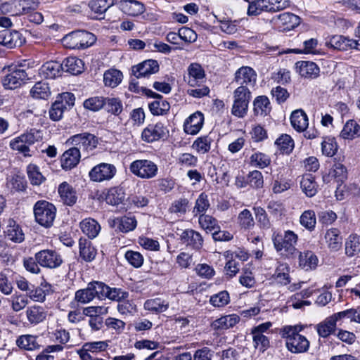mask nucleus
<instances>
[{
  "label": "nucleus",
  "mask_w": 360,
  "mask_h": 360,
  "mask_svg": "<svg viewBox=\"0 0 360 360\" xmlns=\"http://www.w3.org/2000/svg\"><path fill=\"white\" fill-rule=\"evenodd\" d=\"M298 237L292 231H286L283 234L274 233L272 240L277 252L284 254L287 257H292L298 252L295 248Z\"/></svg>",
  "instance_id": "nucleus-1"
},
{
  "label": "nucleus",
  "mask_w": 360,
  "mask_h": 360,
  "mask_svg": "<svg viewBox=\"0 0 360 360\" xmlns=\"http://www.w3.org/2000/svg\"><path fill=\"white\" fill-rule=\"evenodd\" d=\"M302 329V326H285L283 333L286 335V346L293 353L305 352L309 347V340L303 335L299 334Z\"/></svg>",
  "instance_id": "nucleus-2"
},
{
  "label": "nucleus",
  "mask_w": 360,
  "mask_h": 360,
  "mask_svg": "<svg viewBox=\"0 0 360 360\" xmlns=\"http://www.w3.org/2000/svg\"><path fill=\"white\" fill-rule=\"evenodd\" d=\"M96 41L95 36L87 31L78 30L66 34L63 39V44L68 49H83L91 46Z\"/></svg>",
  "instance_id": "nucleus-3"
},
{
  "label": "nucleus",
  "mask_w": 360,
  "mask_h": 360,
  "mask_svg": "<svg viewBox=\"0 0 360 360\" xmlns=\"http://www.w3.org/2000/svg\"><path fill=\"white\" fill-rule=\"evenodd\" d=\"M34 214L36 221L41 226L49 228L54 221L56 214V207L46 200H40L34 206Z\"/></svg>",
  "instance_id": "nucleus-4"
},
{
  "label": "nucleus",
  "mask_w": 360,
  "mask_h": 360,
  "mask_svg": "<svg viewBox=\"0 0 360 360\" xmlns=\"http://www.w3.org/2000/svg\"><path fill=\"white\" fill-rule=\"evenodd\" d=\"M251 92L246 87L238 86L233 91V104L231 113L238 117H243L248 112Z\"/></svg>",
  "instance_id": "nucleus-5"
},
{
  "label": "nucleus",
  "mask_w": 360,
  "mask_h": 360,
  "mask_svg": "<svg viewBox=\"0 0 360 360\" xmlns=\"http://www.w3.org/2000/svg\"><path fill=\"white\" fill-rule=\"evenodd\" d=\"M130 172L141 179H151L158 173V166L149 160H136L129 165Z\"/></svg>",
  "instance_id": "nucleus-6"
},
{
  "label": "nucleus",
  "mask_w": 360,
  "mask_h": 360,
  "mask_svg": "<svg viewBox=\"0 0 360 360\" xmlns=\"http://www.w3.org/2000/svg\"><path fill=\"white\" fill-rule=\"evenodd\" d=\"M67 143L75 146V147H77L79 150L82 149L83 151L89 152L96 148L98 139L94 134L84 132L72 136Z\"/></svg>",
  "instance_id": "nucleus-7"
},
{
  "label": "nucleus",
  "mask_w": 360,
  "mask_h": 360,
  "mask_svg": "<svg viewBox=\"0 0 360 360\" xmlns=\"http://www.w3.org/2000/svg\"><path fill=\"white\" fill-rule=\"evenodd\" d=\"M117 172L114 165L100 163L94 167L89 172V176L91 181L102 182L112 179Z\"/></svg>",
  "instance_id": "nucleus-8"
},
{
  "label": "nucleus",
  "mask_w": 360,
  "mask_h": 360,
  "mask_svg": "<svg viewBox=\"0 0 360 360\" xmlns=\"http://www.w3.org/2000/svg\"><path fill=\"white\" fill-rule=\"evenodd\" d=\"M37 262L44 267L54 269L63 262L61 256L55 250H43L35 255Z\"/></svg>",
  "instance_id": "nucleus-9"
},
{
  "label": "nucleus",
  "mask_w": 360,
  "mask_h": 360,
  "mask_svg": "<svg viewBox=\"0 0 360 360\" xmlns=\"http://www.w3.org/2000/svg\"><path fill=\"white\" fill-rule=\"evenodd\" d=\"M271 23L280 30H290L300 25V18L292 13L286 12L274 16Z\"/></svg>",
  "instance_id": "nucleus-10"
},
{
  "label": "nucleus",
  "mask_w": 360,
  "mask_h": 360,
  "mask_svg": "<svg viewBox=\"0 0 360 360\" xmlns=\"http://www.w3.org/2000/svg\"><path fill=\"white\" fill-rule=\"evenodd\" d=\"M235 82L239 85L250 89L253 87L257 81V74L250 67L243 66L239 68L235 73Z\"/></svg>",
  "instance_id": "nucleus-11"
},
{
  "label": "nucleus",
  "mask_w": 360,
  "mask_h": 360,
  "mask_svg": "<svg viewBox=\"0 0 360 360\" xmlns=\"http://www.w3.org/2000/svg\"><path fill=\"white\" fill-rule=\"evenodd\" d=\"M25 42V38L18 31L4 30L0 31V44L13 49L20 47Z\"/></svg>",
  "instance_id": "nucleus-12"
},
{
  "label": "nucleus",
  "mask_w": 360,
  "mask_h": 360,
  "mask_svg": "<svg viewBox=\"0 0 360 360\" xmlns=\"http://www.w3.org/2000/svg\"><path fill=\"white\" fill-rule=\"evenodd\" d=\"M168 133L169 131L164 124L158 122L155 125H150L144 129L142 131L141 137L143 140L147 142H153L165 138Z\"/></svg>",
  "instance_id": "nucleus-13"
},
{
  "label": "nucleus",
  "mask_w": 360,
  "mask_h": 360,
  "mask_svg": "<svg viewBox=\"0 0 360 360\" xmlns=\"http://www.w3.org/2000/svg\"><path fill=\"white\" fill-rule=\"evenodd\" d=\"M187 76L184 77L185 81L191 86H195L202 82L205 72L202 65L198 63L190 64L187 68Z\"/></svg>",
  "instance_id": "nucleus-14"
},
{
  "label": "nucleus",
  "mask_w": 360,
  "mask_h": 360,
  "mask_svg": "<svg viewBox=\"0 0 360 360\" xmlns=\"http://www.w3.org/2000/svg\"><path fill=\"white\" fill-rule=\"evenodd\" d=\"M27 79V74L22 69L15 70L7 74L3 79L2 84L6 89H14L19 87Z\"/></svg>",
  "instance_id": "nucleus-15"
},
{
  "label": "nucleus",
  "mask_w": 360,
  "mask_h": 360,
  "mask_svg": "<svg viewBox=\"0 0 360 360\" xmlns=\"http://www.w3.org/2000/svg\"><path fill=\"white\" fill-rule=\"evenodd\" d=\"M158 70L159 65L155 60H146L132 67L133 75L136 78L148 77L158 72Z\"/></svg>",
  "instance_id": "nucleus-16"
},
{
  "label": "nucleus",
  "mask_w": 360,
  "mask_h": 360,
  "mask_svg": "<svg viewBox=\"0 0 360 360\" xmlns=\"http://www.w3.org/2000/svg\"><path fill=\"white\" fill-rule=\"evenodd\" d=\"M146 94L148 96L157 98L156 101H154L149 104V108L153 115H162L169 110V103L166 100H163L161 95L154 93L151 90H147Z\"/></svg>",
  "instance_id": "nucleus-17"
},
{
  "label": "nucleus",
  "mask_w": 360,
  "mask_h": 360,
  "mask_svg": "<svg viewBox=\"0 0 360 360\" xmlns=\"http://www.w3.org/2000/svg\"><path fill=\"white\" fill-rule=\"evenodd\" d=\"M295 68L300 76L304 78L315 79L319 75V68L311 61H297Z\"/></svg>",
  "instance_id": "nucleus-18"
},
{
  "label": "nucleus",
  "mask_w": 360,
  "mask_h": 360,
  "mask_svg": "<svg viewBox=\"0 0 360 360\" xmlns=\"http://www.w3.org/2000/svg\"><path fill=\"white\" fill-rule=\"evenodd\" d=\"M182 243L195 250H200L202 247L203 239L200 233L193 230L187 229L180 235Z\"/></svg>",
  "instance_id": "nucleus-19"
},
{
  "label": "nucleus",
  "mask_w": 360,
  "mask_h": 360,
  "mask_svg": "<svg viewBox=\"0 0 360 360\" xmlns=\"http://www.w3.org/2000/svg\"><path fill=\"white\" fill-rule=\"evenodd\" d=\"M330 178L333 179L339 184H342L347 179V169L346 167L340 163L335 162L327 176H323L325 183H330Z\"/></svg>",
  "instance_id": "nucleus-20"
},
{
  "label": "nucleus",
  "mask_w": 360,
  "mask_h": 360,
  "mask_svg": "<svg viewBox=\"0 0 360 360\" xmlns=\"http://www.w3.org/2000/svg\"><path fill=\"white\" fill-rule=\"evenodd\" d=\"M204 122L203 114L196 112L192 114L184 122V128L186 134H196L202 128Z\"/></svg>",
  "instance_id": "nucleus-21"
},
{
  "label": "nucleus",
  "mask_w": 360,
  "mask_h": 360,
  "mask_svg": "<svg viewBox=\"0 0 360 360\" xmlns=\"http://www.w3.org/2000/svg\"><path fill=\"white\" fill-rule=\"evenodd\" d=\"M80 151L77 147H72L66 150L61 157L62 167L65 170H70L77 166L80 160Z\"/></svg>",
  "instance_id": "nucleus-22"
},
{
  "label": "nucleus",
  "mask_w": 360,
  "mask_h": 360,
  "mask_svg": "<svg viewBox=\"0 0 360 360\" xmlns=\"http://www.w3.org/2000/svg\"><path fill=\"white\" fill-rule=\"evenodd\" d=\"M119 5L121 11L129 15L137 16L145 11L144 5L136 0H122Z\"/></svg>",
  "instance_id": "nucleus-23"
},
{
  "label": "nucleus",
  "mask_w": 360,
  "mask_h": 360,
  "mask_svg": "<svg viewBox=\"0 0 360 360\" xmlns=\"http://www.w3.org/2000/svg\"><path fill=\"white\" fill-rule=\"evenodd\" d=\"M4 233L8 240L15 243H21L25 238L21 228L16 221L12 219L8 220Z\"/></svg>",
  "instance_id": "nucleus-24"
},
{
  "label": "nucleus",
  "mask_w": 360,
  "mask_h": 360,
  "mask_svg": "<svg viewBox=\"0 0 360 360\" xmlns=\"http://www.w3.org/2000/svg\"><path fill=\"white\" fill-rule=\"evenodd\" d=\"M136 224L137 221L134 216L127 215L114 219L112 226L122 232L127 233L133 231L136 228Z\"/></svg>",
  "instance_id": "nucleus-25"
},
{
  "label": "nucleus",
  "mask_w": 360,
  "mask_h": 360,
  "mask_svg": "<svg viewBox=\"0 0 360 360\" xmlns=\"http://www.w3.org/2000/svg\"><path fill=\"white\" fill-rule=\"evenodd\" d=\"M290 123L296 131H304L309 125L307 114L301 109L293 111L290 116Z\"/></svg>",
  "instance_id": "nucleus-26"
},
{
  "label": "nucleus",
  "mask_w": 360,
  "mask_h": 360,
  "mask_svg": "<svg viewBox=\"0 0 360 360\" xmlns=\"http://www.w3.org/2000/svg\"><path fill=\"white\" fill-rule=\"evenodd\" d=\"M14 11L13 15H20L36 10L39 2L37 0H15L13 3Z\"/></svg>",
  "instance_id": "nucleus-27"
},
{
  "label": "nucleus",
  "mask_w": 360,
  "mask_h": 360,
  "mask_svg": "<svg viewBox=\"0 0 360 360\" xmlns=\"http://www.w3.org/2000/svg\"><path fill=\"white\" fill-rule=\"evenodd\" d=\"M325 239L328 247L333 251H338L342 247V238L340 231L336 228H331L327 230L325 234Z\"/></svg>",
  "instance_id": "nucleus-28"
},
{
  "label": "nucleus",
  "mask_w": 360,
  "mask_h": 360,
  "mask_svg": "<svg viewBox=\"0 0 360 360\" xmlns=\"http://www.w3.org/2000/svg\"><path fill=\"white\" fill-rule=\"evenodd\" d=\"M63 70V66L57 61H49L44 63L41 68V74L47 79H54L59 76L61 71Z\"/></svg>",
  "instance_id": "nucleus-29"
},
{
  "label": "nucleus",
  "mask_w": 360,
  "mask_h": 360,
  "mask_svg": "<svg viewBox=\"0 0 360 360\" xmlns=\"http://www.w3.org/2000/svg\"><path fill=\"white\" fill-rule=\"evenodd\" d=\"M58 193L65 204L72 205L76 202L77 196L75 191L67 182H63L59 185Z\"/></svg>",
  "instance_id": "nucleus-30"
},
{
  "label": "nucleus",
  "mask_w": 360,
  "mask_h": 360,
  "mask_svg": "<svg viewBox=\"0 0 360 360\" xmlns=\"http://www.w3.org/2000/svg\"><path fill=\"white\" fill-rule=\"evenodd\" d=\"M79 256L87 262L93 261L96 255V250L86 239L80 238L79 241Z\"/></svg>",
  "instance_id": "nucleus-31"
},
{
  "label": "nucleus",
  "mask_w": 360,
  "mask_h": 360,
  "mask_svg": "<svg viewBox=\"0 0 360 360\" xmlns=\"http://www.w3.org/2000/svg\"><path fill=\"white\" fill-rule=\"evenodd\" d=\"M344 139L352 140L360 136V125L354 120H348L340 132Z\"/></svg>",
  "instance_id": "nucleus-32"
},
{
  "label": "nucleus",
  "mask_w": 360,
  "mask_h": 360,
  "mask_svg": "<svg viewBox=\"0 0 360 360\" xmlns=\"http://www.w3.org/2000/svg\"><path fill=\"white\" fill-rule=\"evenodd\" d=\"M16 345L20 349L28 351L39 349L40 347L37 337L32 335H20L16 340Z\"/></svg>",
  "instance_id": "nucleus-33"
},
{
  "label": "nucleus",
  "mask_w": 360,
  "mask_h": 360,
  "mask_svg": "<svg viewBox=\"0 0 360 360\" xmlns=\"http://www.w3.org/2000/svg\"><path fill=\"white\" fill-rule=\"evenodd\" d=\"M317 257L311 251L307 250L300 252L299 265L302 269L306 271L315 269L317 266Z\"/></svg>",
  "instance_id": "nucleus-34"
},
{
  "label": "nucleus",
  "mask_w": 360,
  "mask_h": 360,
  "mask_svg": "<svg viewBox=\"0 0 360 360\" xmlns=\"http://www.w3.org/2000/svg\"><path fill=\"white\" fill-rule=\"evenodd\" d=\"M80 228L89 238H96L101 230L98 223L91 218H87L81 221Z\"/></svg>",
  "instance_id": "nucleus-35"
},
{
  "label": "nucleus",
  "mask_w": 360,
  "mask_h": 360,
  "mask_svg": "<svg viewBox=\"0 0 360 360\" xmlns=\"http://www.w3.org/2000/svg\"><path fill=\"white\" fill-rule=\"evenodd\" d=\"M26 315L30 323L37 324L46 319V311L41 306L34 305L27 309Z\"/></svg>",
  "instance_id": "nucleus-36"
},
{
  "label": "nucleus",
  "mask_w": 360,
  "mask_h": 360,
  "mask_svg": "<svg viewBox=\"0 0 360 360\" xmlns=\"http://www.w3.org/2000/svg\"><path fill=\"white\" fill-rule=\"evenodd\" d=\"M63 70L68 72L72 75H78L84 70L83 61L76 57L67 58L62 63Z\"/></svg>",
  "instance_id": "nucleus-37"
},
{
  "label": "nucleus",
  "mask_w": 360,
  "mask_h": 360,
  "mask_svg": "<svg viewBox=\"0 0 360 360\" xmlns=\"http://www.w3.org/2000/svg\"><path fill=\"white\" fill-rule=\"evenodd\" d=\"M254 112L256 115L266 116L271 111L269 98L265 96H259L253 101Z\"/></svg>",
  "instance_id": "nucleus-38"
},
{
  "label": "nucleus",
  "mask_w": 360,
  "mask_h": 360,
  "mask_svg": "<svg viewBox=\"0 0 360 360\" xmlns=\"http://www.w3.org/2000/svg\"><path fill=\"white\" fill-rule=\"evenodd\" d=\"M30 96L36 99H47L51 95L50 88L47 83L37 82L30 89Z\"/></svg>",
  "instance_id": "nucleus-39"
},
{
  "label": "nucleus",
  "mask_w": 360,
  "mask_h": 360,
  "mask_svg": "<svg viewBox=\"0 0 360 360\" xmlns=\"http://www.w3.org/2000/svg\"><path fill=\"white\" fill-rule=\"evenodd\" d=\"M336 328V321L332 316L328 317L326 320L319 323L316 326L317 332L319 336L327 338L333 333Z\"/></svg>",
  "instance_id": "nucleus-40"
},
{
  "label": "nucleus",
  "mask_w": 360,
  "mask_h": 360,
  "mask_svg": "<svg viewBox=\"0 0 360 360\" xmlns=\"http://www.w3.org/2000/svg\"><path fill=\"white\" fill-rule=\"evenodd\" d=\"M239 316L236 314H231L222 316L214 321L213 326L217 329L226 330L233 327L238 321Z\"/></svg>",
  "instance_id": "nucleus-41"
},
{
  "label": "nucleus",
  "mask_w": 360,
  "mask_h": 360,
  "mask_svg": "<svg viewBox=\"0 0 360 360\" xmlns=\"http://www.w3.org/2000/svg\"><path fill=\"white\" fill-rule=\"evenodd\" d=\"M169 307L167 302L160 298L150 299L145 302L144 309L153 313H161L165 311Z\"/></svg>",
  "instance_id": "nucleus-42"
},
{
  "label": "nucleus",
  "mask_w": 360,
  "mask_h": 360,
  "mask_svg": "<svg viewBox=\"0 0 360 360\" xmlns=\"http://www.w3.org/2000/svg\"><path fill=\"white\" fill-rule=\"evenodd\" d=\"M122 73L115 69L107 70L103 75L105 85L112 88L117 86L122 82Z\"/></svg>",
  "instance_id": "nucleus-43"
},
{
  "label": "nucleus",
  "mask_w": 360,
  "mask_h": 360,
  "mask_svg": "<svg viewBox=\"0 0 360 360\" xmlns=\"http://www.w3.org/2000/svg\"><path fill=\"white\" fill-rule=\"evenodd\" d=\"M290 267L286 264H281L277 266L274 274L273 275L274 278L278 283L285 285L290 282Z\"/></svg>",
  "instance_id": "nucleus-44"
},
{
  "label": "nucleus",
  "mask_w": 360,
  "mask_h": 360,
  "mask_svg": "<svg viewBox=\"0 0 360 360\" xmlns=\"http://www.w3.org/2000/svg\"><path fill=\"white\" fill-rule=\"evenodd\" d=\"M264 11L277 12L290 6L289 0H261Z\"/></svg>",
  "instance_id": "nucleus-45"
},
{
  "label": "nucleus",
  "mask_w": 360,
  "mask_h": 360,
  "mask_svg": "<svg viewBox=\"0 0 360 360\" xmlns=\"http://www.w3.org/2000/svg\"><path fill=\"white\" fill-rule=\"evenodd\" d=\"M300 186L302 191L309 197L315 195L317 192V185L311 175L303 176L300 181Z\"/></svg>",
  "instance_id": "nucleus-46"
},
{
  "label": "nucleus",
  "mask_w": 360,
  "mask_h": 360,
  "mask_svg": "<svg viewBox=\"0 0 360 360\" xmlns=\"http://www.w3.org/2000/svg\"><path fill=\"white\" fill-rule=\"evenodd\" d=\"M112 5H114V0H91L89 3L91 10L98 15L104 13Z\"/></svg>",
  "instance_id": "nucleus-47"
},
{
  "label": "nucleus",
  "mask_w": 360,
  "mask_h": 360,
  "mask_svg": "<svg viewBox=\"0 0 360 360\" xmlns=\"http://www.w3.org/2000/svg\"><path fill=\"white\" fill-rule=\"evenodd\" d=\"M27 173L32 185L39 186L46 180V178L40 172L39 167L34 164H30L27 166Z\"/></svg>",
  "instance_id": "nucleus-48"
},
{
  "label": "nucleus",
  "mask_w": 360,
  "mask_h": 360,
  "mask_svg": "<svg viewBox=\"0 0 360 360\" xmlns=\"http://www.w3.org/2000/svg\"><path fill=\"white\" fill-rule=\"evenodd\" d=\"M200 226L207 232L212 233L215 230H218V221L216 219L210 215L200 214L198 219Z\"/></svg>",
  "instance_id": "nucleus-49"
},
{
  "label": "nucleus",
  "mask_w": 360,
  "mask_h": 360,
  "mask_svg": "<svg viewBox=\"0 0 360 360\" xmlns=\"http://www.w3.org/2000/svg\"><path fill=\"white\" fill-rule=\"evenodd\" d=\"M360 252V238L357 235H351L345 243V253L352 257Z\"/></svg>",
  "instance_id": "nucleus-50"
},
{
  "label": "nucleus",
  "mask_w": 360,
  "mask_h": 360,
  "mask_svg": "<svg viewBox=\"0 0 360 360\" xmlns=\"http://www.w3.org/2000/svg\"><path fill=\"white\" fill-rule=\"evenodd\" d=\"M300 222L307 230L313 231L316 224L315 212L313 210L304 211L300 216Z\"/></svg>",
  "instance_id": "nucleus-51"
},
{
  "label": "nucleus",
  "mask_w": 360,
  "mask_h": 360,
  "mask_svg": "<svg viewBox=\"0 0 360 360\" xmlns=\"http://www.w3.org/2000/svg\"><path fill=\"white\" fill-rule=\"evenodd\" d=\"M322 153L327 157H333L338 150V144L335 138L327 136L321 143Z\"/></svg>",
  "instance_id": "nucleus-52"
},
{
  "label": "nucleus",
  "mask_w": 360,
  "mask_h": 360,
  "mask_svg": "<svg viewBox=\"0 0 360 360\" xmlns=\"http://www.w3.org/2000/svg\"><path fill=\"white\" fill-rule=\"evenodd\" d=\"M275 143L283 153H290L294 148V141L288 134H282Z\"/></svg>",
  "instance_id": "nucleus-53"
},
{
  "label": "nucleus",
  "mask_w": 360,
  "mask_h": 360,
  "mask_svg": "<svg viewBox=\"0 0 360 360\" xmlns=\"http://www.w3.org/2000/svg\"><path fill=\"white\" fill-rule=\"evenodd\" d=\"M124 199V193L121 188L114 187L108 191L105 201L108 204L115 205L122 202Z\"/></svg>",
  "instance_id": "nucleus-54"
},
{
  "label": "nucleus",
  "mask_w": 360,
  "mask_h": 360,
  "mask_svg": "<svg viewBox=\"0 0 360 360\" xmlns=\"http://www.w3.org/2000/svg\"><path fill=\"white\" fill-rule=\"evenodd\" d=\"M28 303L29 299L27 295L15 293L11 297V307L14 311H20L25 308Z\"/></svg>",
  "instance_id": "nucleus-55"
},
{
  "label": "nucleus",
  "mask_w": 360,
  "mask_h": 360,
  "mask_svg": "<svg viewBox=\"0 0 360 360\" xmlns=\"http://www.w3.org/2000/svg\"><path fill=\"white\" fill-rule=\"evenodd\" d=\"M212 139L207 136L198 138L193 143V148L198 153L205 154L210 149Z\"/></svg>",
  "instance_id": "nucleus-56"
},
{
  "label": "nucleus",
  "mask_w": 360,
  "mask_h": 360,
  "mask_svg": "<svg viewBox=\"0 0 360 360\" xmlns=\"http://www.w3.org/2000/svg\"><path fill=\"white\" fill-rule=\"evenodd\" d=\"M271 160L269 157L262 153H255L250 157V163L252 166L263 169L269 165Z\"/></svg>",
  "instance_id": "nucleus-57"
},
{
  "label": "nucleus",
  "mask_w": 360,
  "mask_h": 360,
  "mask_svg": "<svg viewBox=\"0 0 360 360\" xmlns=\"http://www.w3.org/2000/svg\"><path fill=\"white\" fill-rule=\"evenodd\" d=\"M94 297L103 300L107 297L109 287L101 282H92L89 283Z\"/></svg>",
  "instance_id": "nucleus-58"
},
{
  "label": "nucleus",
  "mask_w": 360,
  "mask_h": 360,
  "mask_svg": "<svg viewBox=\"0 0 360 360\" xmlns=\"http://www.w3.org/2000/svg\"><path fill=\"white\" fill-rule=\"evenodd\" d=\"M65 110H66L65 106L63 105V102H59L58 100H56L49 110L50 118L53 121L60 120L63 117Z\"/></svg>",
  "instance_id": "nucleus-59"
},
{
  "label": "nucleus",
  "mask_w": 360,
  "mask_h": 360,
  "mask_svg": "<svg viewBox=\"0 0 360 360\" xmlns=\"http://www.w3.org/2000/svg\"><path fill=\"white\" fill-rule=\"evenodd\" d=\"M108 346V344L105 341L91 342H86L82 346V349H84L85 351H89L93 354H96L98 352L105 351Z\"/></svg>",
  "instance_id": "nucleus-60"
},
{
  "label": "nucleus",
  "mask_w": 360,
  "mask_h": 360,
  "mask_svg": "<svg viewBox=\"0 0 360 360\" xmlns=\"http://www.w3.org/2000/svg\"><path fill=\"white\" fill-rule=\"evenodd\" d=\"M210 302L214 307H224L229 302V295L226 291L219 292L211 296Z\"/></svg>",
  "instance_id": "nucleus-61"
},
{
  "label": "nucleus",
  "mask_w": 360,
  "mask_h": 360,
  "mask_svg": "<svg viewBox=\"0 0 360 360\" xmlns=\"http://www.w3.org/2000/svg\"><path fill=\"white\" fill-rule=\"evenodd\" d=\"M125 258L135 268L141 266L143 263V257L139 252L129 250L125 253Z\"/></svg>",
  "instance_id": "nucleus-62"
},
{
  "label": "nucleus",
  "mask_w": 360,
  "mask_h": 360,
  "mask_svg": "<svg viewBox=\"0 0 360 360\" xmlns=\"http://www.w3.org/2000/svg\"><path fill=\"white\" fill-rule=\"evenodd\" d=\"M107 110L114 115H119L122 110V105L117 98H105V103Z\"/></svg>",
  "instance_id": "nucleus-63"
},
{
  "label": "nucleus",
  "mask_w": 360,
  "mask_h": 360,
  "mask_svg": "<svg viewBox=\"0 0 360 360\" xmlns=\"http://www.w3.org/2000/svg\"><path fill=\"white\" fill-rule=\"evenodd\" d=\"M105 98L103 97H92L84 102V107L86 109L97 111L104 106Z\"/></svg>",
  "instance_id": "nucleus-64"
}]
</instances>
